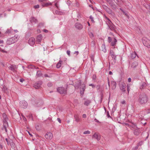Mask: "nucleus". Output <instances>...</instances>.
I'll return each mask as SVG.
<instances>
[{"mask_svg":"<svg viewBox=\"0 0 150 150\" xmlns=\"http://www.w3.org/2000/svg\"><path fill=\"white\" fill-rule=\"evenodd\" d=\"M148 99L145 93H142L139 95L138 101L140 104H144L147 103Z\"/></svg>","mask_w":150,"mask_h":150,"instance_id":"obj_1","label":"nucleus"},{"mask_svg":"<svg viewBox=\"0 0 150 150\" xmlns=\"http://www.w3.org/2000/svg\"><path fill=\"white\" fill-rule=\"evenodd\" d=\"M110 54L112 58L114 59L115 60H116V57L113 51L110 50Z\"/></svg>","mask_w":150,"mask_h":150,"instance_id":"obj_25","label":"nucleus"},{"mask_svg":"<svg viewBox=\"0 0 150 150\" xmlns=\"http://www.w3.org/2000/svg\"><path fill=\"white\" fill-rule=\"evenodd\" d=\"M20 81L22 83L24 81V80L23 79H21Z\"/></svg>","mask_w":150,"mask_h":150,"instance_id":"obj_61","label":"nucleus"},{"mask_svg":"<svg viewBox=\"0 0 150 150\" xmlns=\"http://www.w3.org/2000/svg\"><path fill=\"white\" fill-rule=\"evenodd\" d=\"M42 102L38 100H33L32 104L38 107L41 106L42 105Z\"/></svg>","mask_w":150,"mask_h":150,"instance_id":"obj_7","label":"nucleus"},{"mask_svg":"<svg viewBox=\"0 0 150 150\" xmlns=\"http://www.w3.org/2000/svg\"><path fill=\"white\" fill-rule=\"evenodd\" d=\"M57 90L58 92L61 94H65L67 93L66 89L63 87L58 88H57Z\"/></svg>","mask_w":150,"mask_h":150,"instance_id":"obj_5","label":"nucleus"},{"mask_svg":"<svg viewBox=\"0 0 150 150\" xmlns=\"http://www.w3.org/2000/svg\"><path fill=\"white\" fill-rule=\"evenodd\" d=\"M137 55L136 53L135 52H134L131 54L130 57L132 59H133L136 57Z\"/></svg>","mask_w":150,"mask_h":150,"instance_id":"obj_29","label":"nucleus"},{"mask_svg":"<svg viewBox=\"0 0 150 150\" xmlns=\"http://www.w3.org/2000/svg\"><path fill=\"white\" fill-rule=\"evenodd\" d=\"M134 133L135 135L138 136L141 133V131L139 129H136L134 130Z\"/></svg>","mask_w":150,"mask_h":150,"instance_id":"obj_21","label":"nucleus"},{"mask_svg":"<svg viewBox=\"0 0 150 150\" xmlns=\"http://www.w3.org/2000/svg\"><path fill=\"white\" fill-rule=\"evenodd\" d=\"M110 5L112 9L114 10L116 9V6L115 4L111 3H110Z\"/></svg>","mask_w":150,"mask_h":150,"instance_id":"obj_32","label":"nucleus"},{"mask_svg":"<svg viewBox=\"0 0 150 150\" xmlns=\"http://www.w3.org/2000/svg\"><path fill=\"white\" fill-rule=\"evenodd\" d=\"M4 83L3 80L2 79H0V86H3Z\"/></svg>","mask_w":150,"mask_h":150,"instance_id":"obj_38","label":"nucleus"},{"mask_svg":"<svg viewBox=\"0 0 150 150\" xmlns=\"http://www.w3.org/2000/svg\"><path fill=\"white\" fill-rule=\"evenodd\" d=\"M120 90L123 92H125L126 91L125 89L126 88V84L123 83H122L120 84Z\"/></svg>","mask_w":150,"mask_h":150,"instance_id":"obj_10","label":"nucleus"},{"mask_svg":"<svg viewBox=\"0 0 150 150\" xmlns=\"http://www.w3.org/2000/svg\"><path fill=\"white\" fill-rule=\"evenodd\" d=\"M5 140L7 143V144L8 145H9L10 144V139H8L7 138H6Z\"/></svg>","mask_w":150,"mask_h":150,"instance_id":"obj_36","label":"nucleus"},{"mask_svg":"<svg viewBox=\"0 0 150 150\" xmlns=\"http://www.w3.org/2000/svg\"><path fill=\"white\" fill-rule=\"evenodd\" d=\"M42 39V37L41 35H39L38 36L36 39V42L39 43L41 42Z\"/></svg>","mask_w":150,"mask_h":150,"instance_id":"obj_20","label":"nucleus"},{"mask_svg":"<svg viewBox=\"0 0 150 150\" xmlns=\"http://www.w3.org/2000/svg\"><path fill=\"white\" fill-rule=\"evenodd\" d=\"M142 41L144 46L150 48V40L149 39L146 37H144L142 38Z\"/></svg>","mask_w":150,"mask_h":150,"instance_id":"obj_4","label":"nucleus"},{"mask_svg":"<svg viewBox=\"0 0 150 150\" xmlns=\"http://www.w3.org/2000/svg\"><path fill=\"white\" fill-rule=\"evenodd\" d=\"M10 32H11V30H10L8 29L6 31V32L5 33L6 34L9 33H10Z\"/></svg>","mask_w":150,"mask_h":150,"instance_id":"obj_47","label":"nucleus"},{"mask_svg":"<svg viewBox=\"0 0 150 150\" xmlns=\"http://www.w3.org/2000/svg\"><path fill=\"white\" fill-rule=\"evenodd\" d=\"M82 117L83 118H86V114H83L82 116Z\"/></svg>","mask_w":150,"mask_h":150,"instance_id":"obj_52","label":"nucleus"},{"mask_svg":"<svg viewBox=\"0 0 150 150\" xmlns=\"http://www.w3.org/2000/svg\"><path fill=\"white\" fill-rule=\"evenodd\" d=\"M43 31L45 33H47L48 32V31L46 29H44L43 30Z\"/></svg>","mask_w":150,"mask_h":150,"instance_id":"obj_62","label":"nucleus"},{"mask_svg":"<svg viewBox=\"0 0 150 150\" xmlns=\"http://www.w3.org/2000/svg\"><path fill=\"white\" fill-rule=\"evenodd\" d=\"M94 120L96 122L98 123H100V122H99V121L96 118Z\"/></svg>","mask_w":150,"mask_h":150,"instance_id":"obj_58","label":"nucleus"},{"mask_svg":"<svg viewBox=\"0 0 150 150\" xmlns=\"http://www.w3.org/2000/svg\"><path fill=\"white\" fill-rule=\"evenodd\" d=\"M128 82H130L131 81V79L130 78H129L128 80Z\"/></svg>","mask_w":150,"mask_h":150,"instance_id":"obj_60","label":"nucleus"},{"mask_svg":"<svg viewBox=\"0 0 150 150\" xmlns=\"http://www.w3.org/2000/svg\"><path fill=\"white\" fill-rule=\"evenodd\" d=\"M67 54L69 56H70V51L69 50H67Z\"/></svg>","mask_w":150,"mask_h":150,"instance_id":"obj_50","label":"nucleus"},{"mask_svg":"<svg viewBox=\"0 0 150 150\" xmlns=\"http://www.w3.org/2000/svg\"><path fill=\"white\" fill-rule=\"evenodd\" d=\"M111 0H107V2L109 3V4H110V3H111Z\"/></svg>","mask_w":150,"mask_h":150,"instance_id":"obj_59","label":"nucleus"},{"mask_svg":"<svg viewBox=\"0 0 150 150\" xmlns=\"http://www.w3.org/2000/svg\"><path fill=\"white\" fill-rule=\"evenodd\" d=\"M39 7V5H35L34 6V8H38Z\"/></svg>","mask_w":150,"mask_h":150,"instance_id":"obj_48","label":"nucleus"},{"mask_svg":"<svg viewBox=\"0 0 150 150\" xmlns=\"http://www.w3.org/2000/svg\"><path fill=\"white\" fill-rule=\"evenodd\" d=\"M109 28L110 30H115L116 29L115 26L112 23H108V24Z\"/></svg>","mask_w":150,"mask_h":150,"instance_id":"obj_16","label":"nucleus"},{"mask_svg":"<svg viewBox=\"0 0 150 150\" xmlns=\"http://www.w3.org/2000/svg\"><path fill=\"white\" fill-rule=\"evenodd\" d=\"M42 74L41 71L38 70L37 71L36 74V77L38 78L41 76Z\"/></svg>","mask_w":150,"mask_h":150,"instance_id":"obj_24","label":"nucleus"},{"mask_svg":"<svg viewBox=\"0 0 150 150\" xmlns=\"http://www.w3.org/2000/svg\"><path fill=\"white\" fill-rule=\"evenodd\" d=\"M45 137L48 140H50L52 138L53 134L51 132H47L45 135Z\"/></svg>","mask_w":150,"mask_h":150,"instance_id":"obj_11","label":"nucleus"},{"mask_svg":"<svg viewBox=\"0 0 150 150\" xmlns=\"http://www.w3.org/2000/svg\"><path fill=\"white\" fill-rule=\"evenodd\" d=\"M146 84L145 82H143L142 84L141 85L140 87V88L141 89H143L146 86Z\"/></svg>","mask_w":150,"mask_h":150,"instance_id":"obj_33","label":"nucleus"},{"mask_svg":"<svg viewBox=\"0 0 150 150\" xmlns=\"http://www.w3.org/2000/svg\"><path fill=\"white\" fill-rule=\"evenodd\" d=\"M0 148L1 150H2L3 149V147L1 141L0 140Z\"/></svg>","mask_w":150,"mask_h":150,"instance_id":"obj_41","label":"nucleus"},{"mask_svg":"<svg viewBox=\"0 0 150 150\" xmlns=\"http://www.w3.org/2000/svg\"><path fill=\"white\" fill-rule=\"evenodd\" d=\"M22 117H23V120H24V121H26V118L24 116H23V115H22Z\"/></svg>","mask_w":150,"mask_h":150,"instance_id":"obj_54","label":"nucleus"},{"mask_svg":"<svg viewBox=\"0 0 150 150\" xmlns=\"http://www.w3.org/2000/svg\"><path fill=\"white\" fill-rule=\"evenodd\" d=\"M62 62V61L60 60L57 64L56 67L57 68H59L61 67Z\"/></svg>","mask_w":150,"mask_h":150,"instance_id":"obj_31","label":"nucleus"},{"mask_svg":"<svg viewBox=\"0 0 150 150\" xmlns=\"http://www.w3.org/2000/svg\"><path fill=\"white\" fill-rule=\"evenodd\" d=\"M52 4V3L50 2H48L46 3H43L42 4V6L43 7L47 6L49 5H51Z\"/></svg>","mask_w":150,"mask_h":150,"instance_id":"obj_30","label":"nucleus"},{"mask_svg":"<svg viewBox=\"0 0 150 150\" xmlns=\"http://www.w3.org/2000/svg\"><path fill=\"white\" fill-rule=\"evenodd\" d=\"M89 35L90 37L91 38H93V34L92 33H91V32L89 34Z\"/></svg>","mask_w":150,"mask_h":150,"instance_id":"obj_46","label":"nucleus"},{"mask_svg":"<svg viewBox=\"0 0 150 150\" xmlns=\"http://www.w3.org/2000/svg\"><path fill=\"white\" fill-rule=\"evenodd\" d=\"M47 86L49 87H51L52 86V83L51 82H49L47 84Z\"/></svg>","mask_w":150,"mask_h":150,"instance_id":"obj_42","label":"nucleus"},{"mask_svg":"<svg viewBox=\"0 0 150 150\" xmlns=\"http://www.w3.org/2000/svg\"><path fill=\"white\" fill-rule=\"evenodd\" d=\"M2 90L4 92L6 93L7 90V88L4 85L3 86Z\"/></svg>","mask_w":150,"mask_h":150,"instance_id":"obj_34","label":"nucleus"},{"mask_svg":"<svg viewBox=\"0 0 150 150\" xmlns=\"http://www.w3.org/2000/svg\"><path fill=\"white\" fill-rule=\"evenodd\" d=\"M38 1L40 2H43V1H46L47 0H38Z\"/></svg>","mask_w":150,"mask_h":150,"instance_id":"obj_56","label":"nucleus"},{"mask_svg":"<svg viewBox=\"0 0 150 150\" xmlns=\"http://www.w3.org/2000/svg\"><path fill=\"white\" fill-rule=\"evenodd\" d=\"M107 20H108V23H107V24H108V23H112V22H111V21H110V19H109V18H108V19Z\"/></svg>","mask_w":150,"mask_h":150,"instance_id":"obj_53","label":"nucleus"},{"mask_svg":"<svg viewBox=\"0 0 150 150\" xmlns=\"http://www.w3.org/2000/svg\"><path fill=\"white\" fill-rule=\"evenodd\" d=\"M20 105L22 108H25L27 106L28 104L27 102L24 100H23L20 102Z\"/></svg>","mask_w":150,"mask_h":150,"instance_id":"obj_12","label":"nucleus"},{"mask_svg":"<svg viewBox=\"0 0 150 150\" xmlns=\"http://www.w3.org/2000/svg\"><path fill=\"white\" fill-rule=\"evenodd\" d=\"M86 85L85 84L82 83L80 85V93L81 94H83Z\"/></svg>","mask_w":150,"mask_h":150,"instance_id":"obj_8","label":"nucleus"},{"mask_svg":"<svg viewBox=\"0 0 150 150\" xmlns=\"http://www.w3.org/2000/svg\"><path fill=\"white\" fill-rule=\"evenodd\" d=\"M138 65V63L137 62H134L132 63L131 65V67L133 69H135L137 67Z\"/></svg>","mask_w":150,"mask_h":150,"instance_id":"obj_26","label":"nucleus"},{"mask_svg":"<svg viewBox=\"0 0 150 150\" xmlns=\"http://www.w3.org/2000/svg\"><path fill=\"white\" fill-rule=\"evenodd\" d=\"M19 38L18 35H15L13 37L8 39L6 42L7 44L11 45L16 42L18 40Z\"/></svg>","mask_w":150,"mask_h":150,"instance_id":"obj_3","label":"nucleus"},{"mask_svg":"<svg viewBox=\"0 0 150 150\" xmlns=\"http://www.w3.org/2000/svg\"><path fill=\"white\" fill-rule=\"evenodd\" d=\"M75 26L76 29L79 30L82 29L83 27L81 23L78 22L75 24Z\"/></svg>","mask_w":150,"mask_h":150,"instance_id":"obj_13","label":"nucleus"},{"mask_svg":"<svg viewBox=\"0 0 150 150\" xmlns=\"http://www.w3.org/2000/svg\"><path fill=\"white\" fill-rule=\"evenodd\" d=\"M44 76L46 78H51L52 77V76L51 74H49L48 75V74H44Z\"/></svg>","mask_w":150,"mask_h":150,"instance_id":"obj_35","label":"nucleus"},{"mask_svg":"<svg viewBox=\"0 0 150 150\" xmlns=\"http://www.w3.org/2000/svg\"><path fill=\"white\" fill-rule=\"evenodd\" d=\"M117 42V40L115 38H114V40H112L111 42V45L112 46H115Z\"/></svg>","mask_w":150,"mask_h":150,"instance_id":"obj_28","label":"nucleus"},{"mask_svg":"<svg viewBox=\"0 0 150 150\" xmlns=\"http://www.w3.org/2000/svg\"><path fill=\"white\" fill-rule=\"evenodd\" d=\"M109 74L110 75H112V72L111 71H110L109 72Z\"/></svg>","mask_w":150,"mask_h":150,"instance_id":"obj_64","label":"nucleus"},{"mask_svg":"<svg viewBox=\"0 0 150 150\" xmlns=\"http://www.w3.org/2000/svg\"><path fill=\"white\" fill-rule=\"evenodd\" d=\"M90 132L88 130L86 131L83 133L84 134H89L90 133Z\"/></svg>","mask_w":150,"mask_h":150,"instance_id":"obj_39","label":"nucleus"},{"mask_svg":"<svg viewBox=\"0 0 150 150\" xmlns=\"http://www.w3.org/2000/svg\"><path fill=\"white\" fill-rule=\"evenodd\" d=\"M74 118L75 120V121L77 122H79L80 121V119L79 117V115L77 114H76L74 115Z\"/></svg>","mask_w":150,"mask_h":150,"instance_id":"obj_19","label":"nucleus"},{"mask_svg":"<svg viewBox=\"0 0 150 150\" xmlns=\"http://www.w3.org/2000/svg\"><path fill=\"white\" fill-rule=\"evenodd\" d=\"M143 143V142L142 141H141V142H139L138 143V146H141V145H142V144Z\"/></svg>","mask_w":150,"mask_h":150,"instance_id":"obj_49","label":"nucleus"},{"mask_svg":"<svg viewBox=\"0 0 150 150\" xmlns=\"http://www.w3.org/2000/svg\"><path fill=\"white\" fill-rule=\"evenodd\" d=\"M2 116L3 118V126L1 128V129L3 130H4L7 133V128L8 126V121L9 120L5 113H3Z\"/></svg>","mask_w":150,"mask_h":150,"instance_id":"obj_2","label":"nucleus"},{"mask_svg":"<svg viewBox=\"0 0 150 150\" xmlns=\"http://www.w3.org/2000/svg\"><path fill=\"white\" fill-rule=\"evenodd\" d=\"M111 85L112 89H114L116 86V83L114 81H112L111 82Z\"/></svg>","mask_w":150,"mask_h":150,"instance_id":"obj_23","label":"nucleus"},{"mask_svg":"<svg viewBox=\"0 0 150 150\" xmlns=\"http://www.w3.org/2000/svg\"><path fill=\"white\" fill-rule=\"evenodd\" d=\"M91 103V100L86 99L84 102V104L86 106H88Z\"/></svg>","mask_w":150,"mask_h":150,"instance_id":"obj_22","label":"nucleus"},{"mask_svg":"<svg viewBox=\"0 0 150 150\" xmlns=\"http://www.w3.org/2000/svg\"><path fill=\"white\" fill-rule=\"evenodd\" d=\"M0 51L3 53H7V52L5 50H4L3 49L1 48L0 47Z\"/></svg>","mask_w":150,"mask_h":150,"instance_id":"obj_40","label":"nucleus"},{"mask_svg":"<svg viewBox=\"0 0 150 150\" xmlns=\"http://www.w3.org/2000/svg\"><path fill=\"white\" fill-rule=\"evenodd\" d=\"M28 43L31 46H33L35 43V40L33 37H31L30 38L28 41Z\"/></svg>","mask_w":150,"mask_h":150,"instance_id":"obj_9","label":"nucleus"},{"mask_svg":"<svg viewBox=\"0 0 150 150\" xmlns=\"http://www.w3.org/2000/svg\"><path fill=\"white\" fill-rule=\"evenodd\" d=\"M16 66L15 65H10L8 67L9 69L13 71H16Z\"/></svg>","mask_w":150,"mask_h":150,"instance_id":"obj_17","label":"nucleus"},{"mask_svg":"<svg viewBox=\"0 0 150 150\" xmlns=\"http://www.w3.org/2000/svg\"><path fill=\"white\" fill-rule=\"evenodd\" d=\"M130 90V86H129V85H127V91L128 92V93H129V91Z\"/></svg>","mask_w":150,"mask_h":150,"instance_id":"obj_44","label":"nucleus"},{"mask_svg":"<svg viewBox=\"0 0 150 150\" xmlns=\"http://www.w3.org/2000/svg\"><path fill=\"white\" fill-rule=\"evenodd\" d=\"M90 19H91V21H92V22H94V20H93V18L92 16H90Z\"/></svg>","mask_w":150,"mask_h":150,"instance_id":"obj_45","label":"nucleus"},{"mask_svg":"<svg viewBox=\"0 0 150 150\" xmlns=\"http://www.w3.org/2000/svg\"><path fill=\"white\" fill-rule=\"evenodd\" d=\"M101 50L104 53L106 52L107 50L106 48V47L104 44H103L101 46Z\"/></svg>","mask_w":150,"mask_h":150,"instance_id":"obj_27","label":"nucleus"},{"mask_svg":"<svg viewBox=\"0 0 150 150\" xmlns=\"http://www.w3.org/2000/svg\"><path fill=\"white\" fill-rule=\"evenodd\" d=\"M96 75H93V80H95L96 79Z\"/></svg>","mask_w":150,"mask_h":150,"instance_id":"obj_51","label":"nucleus"},{"mask_svg":"<svg viewBox=\"0 0 150 150\" xmlns=\"http://www.w3.org/2000/svg\"><path fill=\"white\" fill-rule=\"evenodd\" d=\"M93 138H94L96 139L98 141H99L100 139V136L99 134L96 132L92 136Z\"/></svg>","mask_w":150,"mask_h":150,"instance_id":"obj_15","label":"nucleus"},{"mask_svg":"<svg viewBox=\"0 0 150 150\" xmlns=\"http://www.w3.org/2000/svg\"><path fill=\"white\" fill-rule=\"evenodd\" d=\"M42 83V81H40L35 83L34 84L33 86L36 89H38L41 87V86Z\"/></svg>","mask_w":150,"mask_h":150,"instance_id":"obj_6","label":"nucleus"},{"mask_svg":"<svg viewBox=\"0 0 150 150\" xmlns=\"http://www.w3.org/2000/svg\"><path fill=\"white\" fill-rule=\"evenodd\" d=\"M55 13L56 14H59V15H62L63 13L62 12H60L59 11H55Z\"/></svg>","mask_w":150,"mask_h":150,"instance_id":"obj_37","label":"nucleus"},{"mask_svg":"<svg viewBox=\"0 0 150 150\" xmlns=\"http://www.w3.org/2000/svg\"><path fill=\"white\" fill-rule=\"evenodd\" d=\"M30 21L31 23H36L38 22V20L34 17H31L30 18Z\"/></svg>","mask_w":150,"mask_h":150,"instance_id":"obj_18","label":"nucleus"},{"mask_svg":"<svg viewBox=\"0 0 150 150\" xmlns=\"http://www.w3.org/2000/svg\"><path fill=\"white\" fill-rule=\"evenodd\" d=\"M57 120L59 122V123H61V120L59 118H57Z\"/></svg>","mask_w":150,"mask_h":150,"instance_id":"obj_57","label":"nucleus"},{"mask_svg":"<svg viewBox=\"0 0 150 150\" xmlns=\"http://www.w3.org/2000/svg\"><path fill=\"white\" fill-rule=\"evenodd\" d=\"M108 41L109 43L111 42L112 41V39L111 37H109L108 38Z\"/></svg>","mask_w":150,"mask_h":150,"instance_id":"obj_43","label":"nucleus"},{"mask_svg":"<svg viewBox=\"0 0 150 150\" xmlns=\"http://www.w3.org/2000/svg\"><path fill=\"white\" fill-rule=\"evenodd\" d=\"M104 9L109 13L112 15V11L111 9L105 5L103 6Z\"/></svg>","mask_w":150,"mask_h":150,"instance_id":"obj_14","label":"nucleus"},{"mask_svg":"<svg viewBox=\"0 0 150 150\" xmlns=\"http://www.w3.org/2000/svg\"><path fill=\"white\" fill-rule=\"evenodd\" d=\"M107 116L108 117H110V115H109V113L108 112H107Z\"/></svg>","mask_w":150,"mask_h":150,"instance_id":"obj_63","label":"nucleus"},{"mask_svg":"<svg viewBox=\"0 0 150 150\" xmlns=\"http://www.w3.org/2000/svg\"><path fill=\"white\" fill-rule=\"evenodd\" d=\"M89 86H92V88H94L95 87V86L94 85H93L92 84H89Z\"/></svg>","mask_w":150,"mask_h":150,"instance_id":"obj_55","label":"nucleus"}]
</instances>
